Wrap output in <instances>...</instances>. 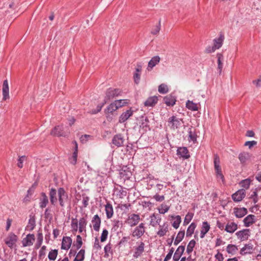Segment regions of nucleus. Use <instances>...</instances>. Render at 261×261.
Instances as JSON below:
<instances>
[{
  "label": "nucleus",
  "mask_w": 261,
  "mask_h": 261,
  "mask_svg": "<svg viewBox=\"0 0 261 261\" xmlns=\"http://www.w3.org/2000/svg\"><path fill=\"white\" fill-rule=\"evenodd\" d=\"M49 196L50 203L53 205H55L58 201L62 207H65L66 204L70 205V199L63 188H59L58 190L51 188L49 189Z\"/></svg>",
  "instance_id": "obj_1"
},
{
  "label": "nucleus",
  "mask_w": 261,
  "mask_h": 261,
  "mask_svg": "<svg viewBox=\"0 0 261 261\" xmlns=\"http://www.w3.org/2000/svg\"><path fill=\"white\" fill-rule=\"evenodd\" d=\"M122 91L118 88L114 89L110 88L108 89L106 92V96L103 100V105H105L109 101L120 95Z\"/></svg>",
  "instance_id": "obj_2"
},
{
  "label": "nucleus",
  "mask_w": 261,
  "mask_h": 261,
  "mask_svg": "<svg viewBox=\"0 0 261 261\" xmlns=\"http://www.w3.org/2000/svg\"><path fill=\"white\" fill-rule=\"evenodd\" d=\"M214 168L216 172V177L218 181L224 182V177L222 173L221 168L220 166V161L218 155L215 154L214 159Z\"/></svg>",
  "instance_id": "obj_3"
},
{
  "label": "nucleus",
  "mask_w": 261,
  "mask_h": 261,
  "mask_svg": "<svg viewBox=\"0 0 261 261\" xmlns=\"http://www.w3.org/2000/svg\"><path fill=\"white\" fill-rule=\"evenodd\" d=\"M140 219V216L139 214L135 213L128 214L127 218L124 221V223L129 227H133L137 226L139 224Z\"/></svg>",
  "instance_id": "obj_4"
},
{
  "label": "nucleus",
  "mask_w": 261,
  "mask_h": 261,
  "mask_svg": "<svg viewBox=\"0 0 261 261\" xmlns=\"http://www.w3.org/2000/svg\"><path fill=\"white\" fill-rule=\"evenodd\" d=\"M168 125L172 130L178 129L182 123V120L176 116H172L168 119Z\"/></svg>",
  "instance_id": "obj_5"
},
{
  "label": "nucleus",
  "mask_w": 261,
  "mask_h": 261,
  "mask_svg": "<svg viewBox=\"0 0 261 261\" xmlns=\"http://www.w3.org/2000/svg\"><path fill=\"white\" fill-rule=\"evenodd\" d=\"M224 39L223 35H220L218 38H216L214 40V45L212 47H208L206 48L207 53L214 52L216 49L220 48L222 44Z\"/></svg>",
  "instance_id": "obj_6"
},
{
  "label": "nucleus",
  "mask_w": 261,
  "mask_h": 261,
  "mask_svg": "<svg viewBox=\"0 0 261 261\" xmlns=\"http://www.w3.org/2000/svg\"><path fill=\"white\" fill-rule=\"evenodd\" d=\"M145 232V224L141 223L138 226H136L132 231V236L137 238H140Z\"/></svg>",
  "instance_id": "obj_7"
},
{
  "label": "nucleus",
  "mask_w": 261,
  "mask_h": 261,
  "mask_svg": "<svg viewBox=\"0 0 261 261\" xmlns=\"http://www.w3.org/2000/svg\"><path fill=\"white\" fill-rule=\"evenodd\" d=\"M250 229L248 228L243 229L238 231L236 233L237 238L241 241L247 240L250 236Z\"/></svg>",
  "instance_id": "obj_8"
},
{
  "label": "nucleus",
  "mask_w": 261,
  "mask_h": 261,
  "mask_svg": "<svg viewBox=\"0 0 261 261\" xmlns=\"http://www.w3.org/2000/svg\"><path fill=\"white\" fill-rule=\"evenodd\" d=\"M18 240L17 236L13 232H10L8 236L5 239V244L10 248H12L15 245Z\"/></svg>",
  "instance_id": "obj_9"
},
{
  "label": "nucleus",
  "mask_w": 261,
  "mask_h": 261,
  "mask_svg": "<svg viewBox=\"0 0 261 261\" xmlns=\"http://www.w3.org/2000/svg\"><path fill=\"white\" fill-rule=\"evenodd\" d=\"M68 133H67L64 130V127L63 125H58L55 126L51 132V135L57 137H67Z\"/></svg>",
  "instance_id": "obj_10"
},
{
  "label": "nucleus",
  "mask_w": 261,
  "mask_h": 261,
  "mask_svg": "<svg viewBox=\"0 0 261 261\" xmlns=\"http://www.w3.org/2000/svg\"><path fill=\"white\" fill-rule=\"evenodd\" d=\"M138 246L135 247L133 257L137 258L140 257L144 251L145 244L143 242H137Z\"/></svg>",
  "instance_id": "obj_11"
},
{
  "label": "nucleus",
  "mask_w": 261,
  "mask_h": 261,
  "mask_svg": "<svg viewBox=\"0 0 261 261\" xmlns=\"http://www.w3.org/2000/svg\"><path fill=\"white\" fill-rule=\"evenodd\" d=\"M124 139L123 136L121 134L115 135L112 140V143L117 147H120L123 145Z\"/></svg>",
  "instance_id": "obj_12"
},
{
  "label": "nucleus",
  "mask_w": 261,
  "mask_h": 261,
  "mask_svg": "<svg viewBox=\"0 0 261 261\" xmlns=\"http://www.w3.org/2000/svg\"><path fill=\"white\" fill-rule=\"evenodd\" d=\"M254 248L253 244L251 243L246 244L244 246L241 248L240 251V253L242 255H245L247 254H251L254 251Z\"/></svg>",
  "instance_id": "obj_13"
},
{
  "label": "nucleus",
  "mask_w": 261,
  "mask_h": 261,
  "mask_svg": "<svg viewBox=\"0 0 261 261\" xmlns=\"http://www.w3.org/2000/svg\"><path fill=\"white\" fill-rule=\"evenodd\" d=\"M246 192L244 189H240L232 195V198L234 201H241L245 196Z\"/></svg>",
  "instance_id": "obj_14"
},
{
  "label": "nucleus",
  "mask_w": 261,
  "mask_h": 261,
  "mask_svg": "<svg viewBox=\"0 0 261 261\" xmlns=\"http://www.w3.org/2000/svg\"><path fill=\"white\" fill-rule=\"evenodd\" d=\"M119 174L120 178L125 180L126 179H129L132 176V172L129 168L126 166L120 170Z\"/></svg>",
  "instance_id": "obj_15"
},
{
  "label": "nucleus",
  "mask_w": 261,
  "mask_h": 261,
  "mask_svg": "<svg viewBox=\"0 0 261 261\" xmlns=\"http://www.w3.org/2000/svg\"><path fill=\"white\" fill-rule=\"evenodd\" d=\"M161 60V58L159 56L153 57L148 63L147 69L148 71H150L153 68L158 64Z\"/></svg>",
  "instance_id": "obj_16"
},
{
  "label": "nucleus",
  "mask_w": 261,
  "mask_h": 261,
  "mask_svg": "<svg viewBox=\"0 0 261 261\" xmlns=\"http://www.w3.org/2000/svg\"><path fill=\"white\" fill-rule=\"evenodd\" d=\"M35 238L34 234H28L22 241L23 247L30 246L33 244Z\"/></svg>",
  "instance_id": "obj_17"
},
{
  "label": "nucleus",
  "mask_w": 261,
  "mask_h": 261,
  "mask_svg": "<svg viewBox=\"0 0 261 261\" xmlns=\"http://www.w3.org/2000/svg\"><path fill=\"white\" fill-rule=\"evenodd\" d=\"M177 154L185 159H188L190 156L187 148L185 147H178L177 149Z\"/></svg>",
  "instance_id": "obj_18"
},
{
  "label": "nucleus",
  "mask_w": 261,
  "mask_h": 261,
  "mask_svg": "<svg viewBox=\"0 0 261 261\" xmlns=\"http://www.w3.org/2000/svg\"><path fill=\"white\" fill-rule=\"evenodd\" d=\"M3 100H6L9 99V89L8 82L7 80H5L3 84Z\"/></svg>",
  "instance_id": "obj_19"
},
{
  "label": "nucleus",
  "mask_w": 261,
  "mask_h": 261,
  "mask_svg": "<svg viewBox=\"0 0 261 261\" xmlns=\"http://www.w3.org/2000/svg\"><path fill=\"white\" fill-rule=\"evenodd\" d=\"M133 114V111L132 108L123 112L119 118V122L120 123L125 122Z\"/></svg>",
  "instance_id": "obj_20"
},
{
  "label": "nucleus",
  "mask_w": 261,
  "mask_h": 261,
  "mask_svg": "<svg viewBox=\"0 0 261 261\" xmlns=\"http://www.w3.org/2000/svg\"><path fill=\"white\" fill-rule=\"evenodd\" d=\"M256 222V217L253 215H249L243 220L244 226L248 227Z\"/></svg>",
  "instance_id": "obj_21"
},
{
  "label": "nucleus",
  "mask_w": 261,
  "mask_h": 261,
  "mask_svg": "<svg viewBox=\"0 0 261 261\" xmlns=\"http://www.w3.org/2000/svg\"><path fill=\"white\" fill-rule=\"evenodd\" d=\"M72 239L69 237H64L62 239L61 249L68 250L71 245Z\"/></svg>",
  "instance_id": "obj_22"
},
{
  "label": "nucleus",
  "mask_w": 261,
  "mask_h": 261,
  "mask_svg": "<svg viewBox=\"0 0 261 261\" xmlns=\"http://www.w3.org/2000/svg\"><path fill=\"white\" fill-rule=\"evenodd\" d=\"M91 222L93 224L94 230L96 231H98L101 224V219L98 215H94L92 218Z\"/></svg>",
  "instance_id": "obj_23"
},
{
  "label": "nucleus",
  "mask_w": 261,
  "mask_h": 261,
  "mask_svg": "<svg viewBox=\"0 0 261 261\" xmlns=\"http://www.w3.org/2000/svg\"><path fill=\"white\" fill-rule=\"evenodd\" d=\"M169 225L167 222L164 223L163 225H159V229L156 232L157 235L162 237L164 236L166 233L168 231Z\"/></svg>",
  "instance_id": "obj_24"
},
{
  "label": "nucleus",
  "mask_w": 261,
  "mask_h": 261,
  "mask_svg": "<svg viewBox=\"0 0 261 261\" xmlns=\"http://www.w3.org/2000/svg\"><path fill=\"white\" fill-rule=\"evenodd\" d=\"M238 229V224L233 222L227 223L225 227V230L229 233H233Z\"/></svg>",
  "instance_id": "obj_25"
},
{
  "label": "nucleus",
  "mask_w": 261,
  "mask_h": 261,
  "mask_svg": "<svg viewBox=\"0 0 261 261\" xmlns=\"http://www.w3.org/2000/svg\"><path fill=\"white\" fill-rule=\"evenodd\" d=\"M158 98L156 96H151L147 98V99L144 102L145 107H154L158 102Z\"/></svg>",
  "instance_id": "obj_26"
},
{
  "label": "nucleus",
  "mask_w": 261,
  "mask_h": 261,
  "mask_svg": "<svg viewBox=\"0 0 261 261\" xmlns=\"http://www.w3.org/2000/svg\"><path fill=\"white\" fill-rule=\"evenodd\" d=\"M185 249V248L184 246H179L176 249L175 252L174 253V254L173 257V259L174 261H178L181 256L183 254Z\"/></svg>",
  "instance_id": "obj_27"
},
{
  "label": "nucleus",
  "mask_w": 261,
  "mask_h": 261,
  "mask_svg": "<svg viewBox=\"0 0 261 261\" xmlns=\"http://www.w3.org/2000/svg\"><path fill=\"white\" fill-rule=\"evenodd\" d=\"M163 101L167 106H173L175 104L176 98L171 95H168L163 98Z\"/></svg>",
  "instance_id": "obj_28"
},
{
  "label": "nucleus",
  "mask_w": 261,
  "mask_h": 261,
  "mask_svg": "<svg viewBox=\"0 0 261 261\" xmlns=\"http://www.w3.org/2000/svg\"><path fill=\"white\" fill-rule=\"evenodd\" d=\"M234 213L236 217L241 218L247 213V210L245 207L234 208Z\"/></svg>",
  "instance_id": "obj_29"
},
{
  "label": "nucleus",
  "mask_w": 261,
  "mask_h": 261,
  "mask_svg": "<svg viewBox=\"0 0 261 261\" xmlns=\"http://www.w3.org/2000/svg\"><path fill=\"white\" fill-rule=\"evenodd\" d=\"M36 226V220L35 215H30V219L26 229L29 231H32Z\"/></svg>",
  "instance_id": "obj_30"
},
{
  "label": "nucleus",
  "mask_w": 261,
  "mask_h": 261,
  "mask_svg": "<svg viewBox=\"0 0 261 261\" xmlns=\"http://www.w3.org/2000/svg\"><path fill=\"white\" fill-rule=\"evenodd\" d=\"M41 198L40 199L39 206L41 208H45L48 203V199L44 192L41 193Z\"/></svg>",
  "instance_id": "obj_31"
},
{
  "label": "nucleus",
  "mask_w": 261,
  "mask_h": 261,
  "mask_svg": "<svg viewBox=\"0 0 261 261\" xmlns=\"http://www.w3.org/2000/svg\"><path fill=\"white\" fill-rule=\"evenodd\" d=\"M210 229V224L206 221L203 222L200 230V237L203 238L206 233L209 231Z\"/></svg>",
  "instance_id": "obj_32"
},
{
  "label": "nucleus",
  "mask_w": 261,
  "mask_h": 261,
  "mask_svg": "<svg viewBox=\"0 0 261 261\" xmlns=\"http://www.w3.org/2000/svg\"><path fill=\"white\" fill-rule=\"evenodd\" d=\"M142 70V66L140 64H137V67L136 68L135 72L134 74V82L136 84H138L140 80V74Z\"/></svg>",
  "instance_id": "obj_33"
},
{
  "label": "nucleus",
  "mask_w": 261,
  "mask_h": 261,
  "mask_svg": "<svg viewBox=\"0 0 261 261\" xmlns=\"http://www.w3.org/2000/svg\"><path fill=\"white\" fill-rule=\"evenodd\" d=\"M238 250V246L233 244H228L226 248V252L231 255H235Z\"/></svg>",
  "instance_id": "obj_34"
},
{
  "label": "nucleus",
  "mask_w": 261,
  "mask_h": 261,
  "mask_svg": "<svg viewBox=\"0 0 261 261\" xmlns=\"http://www.w3.org/2000/svg\"><path fill=\"white\" fill-rule=\"evenodd\" d=\"M105 211L107 219L111 218L114 214L112 205L110 203H107L105 205Z\"/></svg>",
  "instance_id": "obj_35"
},
{
  "label": "nucleus",
  "mask_w": 261,
  "mask_h": 261,
  "mask_svg": "<svg viewBox=\"0 0 261 261\" xmlns=\"http://www.w3.org/2000/svg\"><path fill=\"white\" fill-rule=\"evenodd\" d=\"M217 59H218V72H219V73L220 74L221 72H222V68H223V56L222 55V54L221 53H218L217 54Z\"/></svg>",
  "instance_id": "obj_36"
},
{
  "label": "nucleus",
  "mask_w": 261,
  "mask_h": 261,
  "mask_svg": "<svg viewBox=\"0 0 261 261\" xmlns=\"http://www.w3.org/2000/svg\"><path fill=\"white\" fill-rule=\"evenodd\" d=\"M250 158V154L247 152H241L239 155V159L242 164H244Z\"/></svg>",
  "instance_id": "obj_37"
},
{
  "label": "nucleus",
  "mask_w": 261,
  "mask_h": 261,
  "mask_svg": "<svg viewBox=\"0 0 261 261\" xmlns=\"http://www.w3.org/2000/svg\"><path fill=\"white\" fill-rule=\"evenodd\" d=\"M118 107L115 101L112 102L105 110L106 113H112L118 109Z\"/></svg>",
  "instance_id": "obj_38"
},
{
  "label": "nucleus",
  "mask_w": 261,
  "mask_h": 261,
  "mask_svg": "<svg viewBox=\"0 0 261 261\" xmlns=\"http://www.w3.org/2000/svg\"><path fill=\"white\" fill-rule=\"evenodd\" d=\"M85 250L84 249H81L77 253L73 261H83L85 259Z\"/></svg>",
  "instance_id": "obj_39"
},
{
  "label": "nucleus",
  "mask_w": 261,
  "mask_h": 261,
  "mask_svg": "<svg viewBox=\"0 0 261 261\" xmlns=\"http://www.w3.org/2000/svg\"><path fill=\"white\" fill-rule=\"evenodd\" d=\"M36 185L34 184H33L32 187L28 190L27 192V195L24 198V201H30L31 196L34 192L35 189H36Z\"/></svg>",
  "instance_id": "obj_40"
},
{
  "label": "nucleus",
  "mask_w": 261,
  "mask_h": 261,
  "mask_svg": "<svg viewBox=\"0 0 261 261\" xmlns=\"http://www.w3.org/2000/svg\"><path fill=\"white\" fill-rule=\"evenodd\" d=\"M185 236V231H179L174 242V245H177L183 239Z\"/></svg>",
  "instance_id": "obj_41"
},
{
  "label": "nucleus",
  "mask_w": 261,
  "mask_h": 261,
  "mask_svg": "<svg viewBox=\"0 0 261 261\" xmlns=\"http://www.w3.org/2000/svg\"><path fill=\"white\" fill-rule=\"evenodd\" d=\"M171 218L174 220V221L172 223L173 227L175 229L178 228L181 222V217L177 215L175 217L172 216Z\"/></svg>",
  "instance_id": "obj_42"
},
{
  "label": "nucleus",
  "mask_w": 261,
  "mask_h": 261,
  "mask_svg": "<svg viewBox=\"0 0 261 261\" xmlns=\"http://www.w3.org/2000/svg\"><path fill=\"white\" fill-rule=\"evenodd\" d=\"M189 140H192L194 142L196 141V129L193 128H190L189 130Z\"/></svg>",
  "instance_id": "obj_43"
},
{
  "label": "nucleus",
  "mask_w": 261,
  "mask_h": 261,
  "mask_svg": "<svg viewBox=\"0 0 261 261\" xmlns=\"http://www.w3.org/2000/svg\"><path fill=\"white\" fill-rule=\"evenodd\" d=\"M43 234L41 232L38 231L37 234V240L35 244V247L36 249H38L40 247L43 242Z\"/></svg>",
  "instance_id": "obj_44"
},
{
  "label": "nucleus",
  "mask_w": 261,
  "mask_h": 261,
  "mask_svg": "<svg viewBox=\"0 0 261 261\" xmlns=\"http://www.w3.org/2000/svg\"><path fill=\"white\" fill-rule=\"evenodd\" d=\"M58 254L57 249L51 250L48 255V258L50 260H55Z\"/></svg>",
  "instance_id": "obj_45"
},
{
  "label": "nucleus",
  "mask_w": 261,
  "mask_h": 261,
  "mask_svg": "<svg viewBox=\"0 0 261 261\" xmlns=\"http://www.w3.org/2000/svg\"><path fill=\"white\" fill-rule=\"evenodd\" d=\"M112 244L109 243L107 244L104 247L105 257H108L109 256L110 253L112 254L113 251L112 250Z\"/></svg>",
  "instance_id": "obj_46"
},
{
  "label": "nucleus",
  "mask_w": 261,
  "mask_h": 261,
  "mask_svg": "<svg viewBox=\"0 0 261 261\" xmlns=\"http://www.w3.org/2000/svg\"><path fill=\"white\" fill-rule=\"evenodd\" d=\"M196 228V224L194 222H192L187 229L186 236L187 237H190L194 233V230Z\"/></svg>",
  "instance_id": "obj_47"
},
{
  "label": "nucleus",
  "mask_w": 261,
  "mask_h": 261,
  "mask_svg": "<svg viewBox=\"0 0 261 261\" xmlns=\"http://www.w3.org/2000/svg\"><path fill=\"white\" fill-rule=\"evenodd\" d=\"M196 245V241L194 240H191L188 244L187 248V252L190 254L193 250V248Z\"/></svg>",
  "instance_id": "obj_48"
},
{
  "label": "nucleus",
  "mask_w": 261,
  "mask_h": 261,
  "mask_svg": "<svg viewBox=\"0 0 261 261\" xmlns=\"http://www.w3.org/2000/svg\"><path fill=\"white\" fill-rule=\"evenodd\" d=\"M249 198L252 199L253 202L254 204H256L258 202V196H257V190L255 189L249 196Z\"/></svg>",
  "instance_id": "obj_49"
},
{
  "label": "nucleus",
  "mask_w": 261,
  "mask_h": 261,
  "mask_svg": "<svg viewBox=\"0 0 261 261\" xmlns=\"http://www.w3.org/2000/svg\"><path fill=\"white\" fill-rule=\"evenodd\" d=\"M168 91V86L165 84H161L158 87V91L161 94H166Z\"/></svg>",
  "instance_id": "obj_50"
},
{
  "label": "nucleus",
  "mask_w": 261,
  "mask_h": 261,
  "mask_svg": "<svg viewBox=\"0 0 261 261\" xmlns=\"http://www.w3.org/2000/svg\"><path fill=\"white\" fill-rule=\"evenodd\" d=\"M186 108L190 110L195 111H196V103L193 102V101H190L188 100L186 102Z\"/></svg>",
  "instance_id": "obj_51"
},
{
  "label": "nucleus",
  "mask_w": 261,
  "mask_h": 261,
  "mask_svg": "<svg viewBox=\"0 0 261 261\" xmlns=\"http://www.w3.org/2000/svg\"><path fill=\"white\" fill-rule=\"evenodd\" d=\"M170 206L166 204L162 203L161 205V208H159V211L160 214H164L167 213L169 210Z\"/></svg>",
  "instance_id": "obj_52"
},
{
  "label": "nucleus",
  "mask_w": 261,
  "mask_h": 261,
  "mask_svg": "<svg viewBox=\"0 0 261 261\" xmlns=\"http://www.w3.org/2000/svg\"><path fill=\"white\" fill-rule=\"evenodd\" d=\"M128 100L127 99H120L114 101L119 109V108H121L123 106L126 105L128 103Z\"/></svg>",
  "instance_id": "obj_53"
},
{
  "label": "nucleus",
  "mask_w": 261,
  "mask_h": 261,
  "mask_svg": "<svg viewBox=\"0 0 261 261\" xmlns=\"http://www.w3.org/2000/svg\"><path fill=\"white\" fill-rule=\"evenodd\" d=\"M83 245L82 239L80 235H77L76 239V243L75 246H76V249L79 250L80 249Z\"/></svg>",
  "instance_id": "obj_54"
},
{
  "label": "nucleus",
  "mask_w": 261,
  "mask_h": 261,
  "mask_svg": "<svg viewBox=\"0 0 261 261\" xmlns=\"http://www.w3.org/2000/svg\"><path fill=\"white\" fill-rule=\"evenodd\" d=\"M161 30V20L159 21V23L155 25L151 30V33L153 35L158 34Z\"/></svg>",
  "instance_id": "obj_55"
},
{
  "label": "nucleus",
  "mask_w": 261,
  "mask_h": 261,
  "mask_svg": "<svg viewBox=\"0 0 261 261\" xmlns=\"http://www.w3.org/2000/svg\"><path fill=\"white\" fill-rule=\"evenodd\" d=\"M149 120L146 117L145 119L142 120L141 124H140V127L146 130L147 128L149 129V125L148 124Z\"/></svg>",
  "instance_id": "obj_56"
},
{
  "label": "nucleus",
  "mask_w": 261,
  "mask_h": 261,
  "mask_svg": "<svg viewBox=\"0 0 261 261\" xmlns=\"http://www.w3.org/2000/svg\"><path fill=\"white\" fill-rule=\"evenodd\" d=\"M108 231L106 229H104L101 233V236H100V241L101 242H105L108 238Z\"/></svg>",
  "instance_id": "obj_57"
},
{
  "label": "nucleus",
  "mask_w": 261,
  "mask_h": 261,
  "mask_svg": "<svg viewBox=\"0 0 261 261\" xmlns=\"http://www.w3.org/2000/svg\"><path fill=\"white\" fill-rule=\"evenodd\" d=\"M71 225L73 230L76 231L78 229V221L77 219H72Z\"/></svg>",
  "instance_id": "obj_58"
},
{
  "label": "nucleus",
  "mask_w": 261,
  "mask_h": 261,
  "mask_svg": "<svg viewBox=\"0 0 261 261\" xmlns=\"http://www.w3.org/2000/svg\"><path fill=\"white\" fill-rule=\"evenodd\" d=\"M93 248L96 250H100L101 249V245L100 244L99 240L97 237L95 238Z\"/></svg>",
  "instance_id": "obj_59"
},
{
  "label": "nucleus",
  "mask_w": 261,
  "mask_h": 261,
  "mask_svg": "<svg viewBox=\"0 0 261 261\" xmlns=\"http://www.w3.org/2000/svg\"><path fill=\"white\" fill-rule=\"evenodd\" d=\"M122 224L121 222L118 220H114L113 222V229L114 230H117L120 226V225Z\"/></svg>",
  "instance_id": "obj_60"
},
{
  "label": "nucleus",
  "mask_w": 261,
  "mask_h": 261,
  "mask_svg": "<svg viewBox=\"0 0 261 261\" xmlns=\"http://www.w3.org/2000/svg\"><path fill=\"white\" fill-rule=\"evenodd\" d=\"M25 158H26V156L25 155H22V156H19V158L18 160V163H17V166L19 168H22L23 167V162Z\"/></svg>",
  "instance_id": "obj_61"
},
{
  "label": "nucleus",
  "mask_w": 261,
  "mask_h": 261,
  "mask_svg": "<svg viewBox=\"0 0 261 261\" xmlns=\"http://www.w3.org/2000/svg\"><path fill=\"white\" fill-rule=\"evenodd\" d=\"M87 220L85 217H82L79 220V226L86 228L87 225Z\"/></svg>",
  "instance_id": "obj_62"
},
{
  "label": "nucleus",
  "mask_w": 261,
  "mask_h": 261,
  "mask_svg": "<svg viewBox=\"0 0 261 261\" xmlns=\"http://www.w3.org/2000/svg\"><path fill=\"white\" fill-rule=\"evenodd\" d=\"M193 216V214L189 213L186 216L184 222V225H187L188 224H189V223L191 220Z\"/></svg>",
  "instance_id": "obj_63"
},
{
  "label": "nucleus",
  "mask_w": 261,
  "mask_h": 261,
  "mask_svg": "<svg viewBox=\"0 0 261 261\" xmlns=\"http://www.w3.org/2000/svg\"><path fill=\"white\" fill-rule=\"evenodd\" d=\"M215 257L218 261H223L224 257L223 254L218 251L217 253L215 255Z\"/></svg>",
  "instance_id": "obj_64"
}]
</instances>
